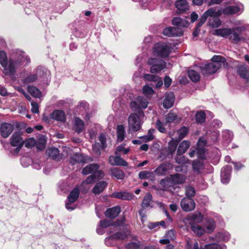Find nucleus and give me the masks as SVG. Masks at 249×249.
<instances>
[{
    "label": "nucleus",
    "instance_id": "864d4df0",
    "mask_svg": "<svg viewBox=\"0 0 249 249\" xmlns=\"http://www.w3.org/2000/svg\"><path fill=\"white\" fill-rule=\"evenodd\" d=\"M215 9L214 8H211L206 11L203 14L204 15L208 18V17H214L217 16V13L216 12Z\"/></svg>",
    "mask_w": 249,
    "mask_h": 249
},
{
    "label": "nucleus",
    "instance_id": "9b49d317",
    "mask_svg": "<svg viewBox=\"0 0 249 249\" xmlns=\"http://www.w3.org/2000/svg\"><path fill=\"white\" fill-rule=\"evenodd\" d=\"M130 107L132 109H145L148 105L147 100L142 97H138L135 101H132L130 103Z\"/></svg>",
    "mask_w": 249,
    "mask_h": 249
},
{
    "label": "nucleus",
    "instance_id": "2eb2a0df",
    "mask_svg": "<svg viewBox=\"0 0 249 249\" xmlns=\"http://www.w3.org/2000/svg\"><path fill=\"white\" fill-rule=\"evenodd\" d=\"M175 96L173 92L167 93L163 101V106L165 108L171 107L174 102Z\"/></svg>",
    "mask_w": 249,
    "mask_h": 249
},
{
    "label": "nucleus",
    "instance_id": "de8ad7c7",
    "mask_svg": "<svg viewBox=\"0 0 249 249\" xmlns=\"http://www.w3.org/2000/svg\"><path fill=\"white\" fill-rule=\"evenodd\" d=\"M188 133V128L185 126L182 127L178 131V141H180L184 138Z\"/></svg>",
    "mask_w": 249,
    "mask_h": 249
},
{
    "label": "nucleus",
    "instance_id": "5701e85b",
    "mask_svg": "<svg viewBox=\"0 0 249 249\" xmlns=\"http://www.w3.org/2000/svg\"><path fill=\"white\" fill-rule=\"evenodd\" d=\"M190 146V143L189 141H183L179 145L177 150V155L181 156L186 152L187 150Z\"/></svg>",
    "mask_w": 249,
    "mask_h": 249
},
{
    "label": "nucleus",
    "instance_id": "39448f33",
    "mask_svg": "<svg viewBox=\"0 0 249 249\" xmlns=\"http://www.w3.org/2000/svg\"><path fill=\"white\" fill-rule=\"evenodd\" d=\"M147 63L149 65H152L150 72L153 73L159 72L166 66V63L164 61L156 58H149Z\"/></svg>",
    "mask_w": 249,
    "mask_h": 249
},
{
    "label": "nucleus",
    "instance_id": "13d9d810",
    "mask_svg": "<svg viewBox=\"0 0 249 249\" xmlns=\"http://www.w3.org/2000/svg\"><path fill=\"white\" fill-rule=\"evenodd\" d=\"M36 142L34 138H30L25 141V146L28 148L34 147L36 144Z\"/></svg>",
    "mask_w": 249,
    "mask_h": 249
},
{
    "label": "nucleus",
    "instance_id": "bb28decb",
    "mask_svg": "<svg viewBox=\"0 0 249 249\" xmlns=\"http://www.w3.org/2000/svg\"><path fill=\"white\" fill-rule=\"evenodd\" d=\"M170 178L175 185L182 184L185 180V177L184 175L180 174H176L173 175H170Z\"/></svg>",
    "mask_w": 249,
    "mask_h": 249
},
{
    "label": "nucleus",
    "instance_id": "680f3d73",
    "mask_svg": "<svg viewBox=\"0 0 249 249\" xmlns=\"http://www.w3.org/2000/svg\"><path fill=\"white\" fill-rule=\"evenodd\" d=\"M223 136L226 141H228L232 139L233 135L231 132L229 130H225L223 132Z\"/></svg>",
    "mask_w": 249,
    "mask_h": 249
},
{
    "label": "nucleus",
    "instance_id": "37998d69",
    "mask_svg": "<svg viewBox=\"0 0 249 249\" xmlns=\"http://www.w3.org/2000/svg\"><path fill=\"white\" fill-rule=\"evenodd\" d=\"M46 143V138L45 136L42 135L40 137H39L37 142L36 143V147L40 150H42L45 148Z\"/></svg>",
    "mask_w": 249,
    "mask_h": 249
},
{
    "label": "nucleus",
    "instance_id": "dca6fc26",
    "mask_svg": "<svg viewBox=\"0 0 249 249\" xmlns=\"http://www.w3.org/2000/svg\"><path fill=\"white\" fill-rule=\"evenodd\" d=\"M239 75L247 81L249 80V67L245 65H241L237 68Z\"/></svg>",
    "mask_w": 249,
    "mask_h": 249
},
{
    "label": "nucleus",
    "instance_id": "393cba45",
    "mask_svg": "<svg viewBox=\"0 0 249 249\" xmlns=\"http://www.w3.org/2000/svg\"><path fill=\"white\" fill-rule=\"evenodd\" d=\"M172 22L173 25L180 28L182 27H187L189 25V22L186 20L181 19L179 17L174 18Z\"/></svg>",
    "mask_w": 249,
    "mask_h": 249
},
{
    "label": "nucleus",
    "instance_id": "7ed1b4c3",
    "mask_svg": "<svg viewBox=\"0 0 249 249\" xmlns=\"http://www.w3.org/2000/svg\"><path fill=\"white\" fill-rule=\"evenodd\" d=\"M212 62L205 65L202 68L204 74H211L215 73L221 67L228 65L226 59L220 55H214L212 58Z\"/></svg>",
    "mask_w": 249,
    "mask_h": 249
},
{
    "label": "nucleus",
    "instance_id": "49530a36",
    "mask_svg": "<svg viewBox=\"0 0 249 249\" xmlns=\"http://www.w3.org/2000/svg\"><path fill=\"white\" fill-rule=\"evenodd\" d=\"M203 167V163L201 161H195L193 162V170L197 174L200 173V170Z\"/></svg>",
    "mask_w": 249,
    "mask_h": 249
},
{
    "label": "nucleus",
    "instance_id": "9d476101",
    "mask_svg": "<svg viewBox=\"0 0 249 249\" xmlns=\"http://www.w3.org/2000/svg\"><path fill=\"white\" fill-rule=\"evenodd\" d=\"M183 30L178 27H167L163 31V34L168 36H180L183 34Z\"/></svg>",
    "mask_w": 249,
    "mask_h": 249
},
{
    "label": "nucleus",
    "instance_id": "a19ab883",
    "mask_svg": "<svg viewBox=\"0 0 249 249\" xmlns=\"http://www.w3.org/2000/svg\"><path fill=\"white\" fill-rule=\"evenodd\" d=\"M177 120V116L174 113L169 112L166 116L165 122H164V125L167 124L174 123Z\"/></svg>",
    "mask_w": 249,
    "mask_h": 249
},
{
    "label": "nucleus",
    "instance_id": "6ab92c4d",
    "mask_svg": "<svg viewBox=\"0 0 249 249\" xmlns=\"http://www.w3.org/2000/svg\"><path fill=\"white\" fill-rule=\"evenodd\" d=\"M107 182L105 181H101L98 182L93 188L92 192L95 195H98L103 192L107 186Z\"/></svg>",
    "mask_w": 249,
    "mask_h": 249
},
{
    "label": "nucleus",
    "instance_id": "e2e57ef3",
    "mask_svg": "<svg viewBox=\"0 0 249 249\" xmlns=\"http://www.w3.org/2000/svg\"><path fill=\"white\" fill-rule=\"evenodd\" d=\"M163 124L164 125V123L162 124L159 120H158L156 123L157 128L161 133L165 132V128L163 126Z\"/></svg>",
    "mask_w": 249,
    "mask_h": 249
},
{
    "label": "nucleus",
    "instance_id": "4468645a",
    "mask_svg": "<svg viewBox=\"0 0 249 249\" xmlns=\"http://www.w3.org/2000/svg\"><path fill=\"white\" fill-rule=\"evenodd\" d=\"M110 156L108 159L109 163L112 165L126 166L127 163L120 156Z\"/></svg>",
    "mask_w": 249,
    "mask_h": 249
},
{
    "label": "nucleus",
    "instance_id": "cd10ccee",
    "mask_svg": "<svg viewBox=\"0 0 249 249\" xmlns=\"http://www.w3.org/2000/svg\"><path fill=\"white\" fill-rule=\"evenodd\" d=\"M139 177L142 179H146L151 181H153L155 179L154 173L147 171L140 172L139 173Z\"/></svg>",
    "mask_w": 249,
    "mask_h": 249
},
{
    "label": "nucleus",
    "instance_id": "f257e3e1",
    "mask_svg": "<svg viewBox=\"0 0 249 249\" xmlns=\"http://www.w3.org/2000/svg\"><path fill=\"white\" fill-rule=\"evenodd\" d=\"M14 58L7 60L6 53L3 51L0 50V64L3 68V72L6 75H12L16 69L25 61L29 62V59L25 56V53L19 52Z\"/></svg>",
    "mask_w": 249,
    "mask_h": 249
},
{
    "label": "nucleus",
    "instance_id": "6e6d98bb",
    "mask_svg": "<svg viewBox=\"0 0 249 249\" xmlns=\"http://www.w3.org/2000/svg\"><path fill=\"white\" fill-rule=\"evenodd\" d=\"M143 78L144 79L151 81H154L156 82L157 81H158L160 79V77L153 74H145L143 75Z\"/></svg>",
    "mask_w": 249,
    "mask_h": 249
},
{
    "label": "nucleus",
    "instance_id": "473e14b6",
    "mask_svg": "<svg viewBox=\"0 0 249 249\" xmlns=\"http://www.w3.org/2000/svg\"><path fill=\"white\" fill-rule=\"evenodd\" d=\"M187 219L195 223H200L202 221L203 216L200 213L197 212L189 215Z\"/></svg>",
    "mask_w": 249,
    "mask_h": 249
},
{
    "label": "nucleus",
    "instance_id": "e433bc0d",
    "mask_svg": "<svg viewBox=\"0 0 249 249\" xmlns=\"http://www.w3.org/2000/svg\"><path fill=\"white\" fill-rule=\"evenodd\" d=\"M214 34L222 37H227L231 33V29L222 28L215 30Z\"/></svg>",
    "mask_w": 249,
    "mask_h": 249
},
{
    "label": "nucleus",
    "instance_id": "69168bd1",
    "mask_svg": "<svg viewBox=\"0 0 249 249\" xmlns=\"http://www.w3.org/2000/svg\"><path fill=\"white\" fill-rule=\"evenodd\" d=\"M93 175L95 178H97L98 179L103 178L105 176L104 172L101 170H98V169L94 172Z\"/></svg>",
    "mask_w": 249,
    "mask_h": 249
},
{
    "label": "nucleus",
    "instance_id": "5fc2aeb1",
    "mask_svg": "<svg viewBox=\"0 0 249 249\" xmlns=\"http://www.w3.org/2000/svg\"><path fill=\"white\" fill-rule=\"evenodd\" d=\"M196 121L198 123H203L205 120V114L203 111H199L196 114Z\"/></svg>",
    "mask_w": 249,
    "mask_h": 249
},
{
    "label": "nucleus",
    "instance_id": "7c9ffc66",
    "mask_svg": "<svg viewBox=\"0 0 249 249\" xmlns=\"http://www.w3.org/2000/svg\"><path fill=\"white\" fill-rule=\"evenodd\" d=\"M48 155L55 160H59L61 159L59 155V151L56 148H50L47 150Z\"/></svg>",
    "mask_w": 249,
    "mask_h": 249
},
{
    "label": "nucleus",
    "instance_id": "2f4dec72",
    "mask_svg": "<svg viewBox=\"0 0 249 249\" xmlns=\"http://www.w3.org/2000/svg\"><path fill=\"white\" fill-rule=\"evenodd\" d=\"M86 162L85 158L84 156L80 154H75L71 157L70 162L71 164L74 165L76 162Z\"/></svg>",
    "mask_w": 249,
    "mask_h": 249
},
{
    "label": "nucleus",
    "instance_id": "09e8293b",
    "mask_svg": "<svg viewBox=\"0 0 249 249\" xmlns=\"http://www.w3.org/2000/svg\"><path fill=\"white\" fill-rule=\"evenodd\" d=\"M204 249H225V246L224 244H210L205 245Z\"/></svg>",
    "mask_w": 249,
    "mask_h": 249
},
{
    "label": "nucleus",
    "instance_id": "ddd939ff",
    "mask_svg": "<svg viewBox=\"0 0 249 249\" xmlns=\"http://www.w3.org/2000/svg\"><path fill=\"white\" fill-rule=\"evenodd\" d=\"M231 167L226 166L223 168L221 172V179L223 183H227L230 179Z\"/></svg>",
    "mask_w": 249,
    "mask_h": 249
},
{
    "label": "nucleus",
    "instance_id": "423d86ee",
    "mask_svg": "<svg viewBox=\"0 0 249 249\" xmlns=\"http://www.w3.org/2000/svg\"><path fill=\"white\" fill-rule=\"evenodd\" d=\"M180 205L182 211L190 212L195 210L196 203L192 198L183 197L180 201Z\"/></svg>",
    "mask_w": 249,
    "mask_h": 249
},
{
    "label": "nucleus",
    "instance_id": "f03ea898",
    "mask_svg": "<svg viewBox=\"0 0 249 249\" xmlns=\"http://www.w3.org/2000/svg\"><path fill=\"white\" fill-rule=\"evenodd\" d=\"M144 118V114L142 110L131 113L128 118V131L135 132L140 130Z\"/></svg>",
    "mask_w": 249,
    "mask_h": 249
},
{
    "label": "nucleus",
    "instance_id": "58836bf2",
    "mask_svg": "<svg viewBox=\"0 0 249 249\" xmlns=\"http://www.w3.org/2000/svg\"><path fill=\"white\" fill-rule=\"evenodd\" d=\"M28 91L31 95L36 98H39L41 96V92L40 90L33 86L28 87Z\"/></svg>",
    "mask_w": 249,
    "mask_h": 249
},
{
    "label": "nucleus",
    "instance_id": "b1692460",
    "mask_svg": "<svg viewBox=\"0 0 249 249\" xmlns=\"http://www.w3.org/2000/svg\"><path fill=\"white\" fill-rule=\"evenodd\" d=\"M74 129L75 131L79 133L84 129V122L80 118L75 117L74 119Z\"/></svg>",
    "mask_w": 249,
    "mask_h": 249
},
{
    "label": "nucleus",
    "instance_id": "6e6552de",
    "mask_svg": "<svg viewBox=\"0 0 249 249\" xmlns=\"http://www.w3.org/2000/svg\"><path fill=\"white\" fill-rule=\"evenodd\" d=\"M14 129V125L11 123H2L0 126V132L1 136L6 138L9 136Z\"/></svg>",
    "mask_w": 249,
    "mask_h": 249
},
{
    "label": "nucleus",
    "instance_id": "3c124183",
    "mask_svg": "<svg viewBox=\"0 0 249 249\" xmlns=\"http://www.w3.org/2000/svg\"><path fill=\"white\" fill-rule=\"evenodd\" d=\"M126 233L124 232H117L114 235L108 237V239H121L123 240L126 237Z\"/></svg>",
    "mask_w": 249,
    "mask_h": 249
},
{
    "label": "nucleus",
    "instance_id": "20e7f679",
    "mask_svg": "<svg viewBox=\"0 0 249 249\" xmlns=\"http://www.w3.org/2000/svg\"><path fill=\"white\" fill-rule=\"evenodd\" d=\"M170 52L171 48L167 43H157L154 46L153 53L155 55L161 57H166Z\"/></svg>",
    "mask_w": 249,
    "mask_h": 249
},
{
    "label": "nucleus",
    "instance_id": "1a4fd4ad",
    "mask_svg": "<svg viewBox=\"0 0 249 249\" xmlns=\"http://www.w3.org/2000/svg\"><path fill=\"white\" fill-rule=\"evenodd\" d=\"M79 195V191L78 188H74L70 193L68 197V202L66 203V207L69 210H73L75 207L71 206V204L74 202L78 198Z\"/></svg>",
    "mask_w": 249,
    "mask_h": 249
},
{
    "label": "nucleus",
    "instance_id": "338daca9",
    "mask_svg": "<svg viewBox=\"0 0 249 249\" xmlns=\"http://www.w3.org/2000/svg\"><path fill=\"white\" fill-rule=\"evenodd\" d=\"M112 225V223L107 220L101 221L100 222L99 226L103 228H106Z\"/></svg>",
    "mask_w": 249,
    "mask_h": 249
},
{
    "label": "nucleus",
    "instance_id": "a18cd8bd",
    "mask_svg": "<svg viewBox=\"0 0 249 249\" xmlns=\"http://www.w3.org/2000/svg\"><path fill=\"white\" fill-rule=\"evenodd\" d=\"M178 141H176L174 140H172L169 142L168 146V152L169 154H173L177 148L178 143Z\"/></svg>",
    "mask_w": 249,
    "mask_h": 249
},
{
    "label": "nucleus",
    "instance_id": "412c9836",
    "mask_svg": "<svg viewBox=\"0 0 249 249\" xmlns=\"http://www.w3.org/2000/svg\"><path fill=\"white\" fill-rule=\"evenodd\" d=\"M99 166L97 164H91L84 168L82 170V173L85 175L89 174H93L94 172L99 169Z\"/></svg>",
    "mask_w": 249,
    "mask_h": 249
},
{
    "label": "nucleus",
    "instance_id": "f8f14e48",
    "mask_svg": "<svg viewBox=\"0 0 249 249\" xmlns=\"http://www.w3.org/2000/svg\"><path fill=\"white\" fill-rule=\"evenodd\" d=\"M106 135L102 133L100 135L99 137V140L101 143L100 145L99 143H95L93 146V149L95 151V152L98 154V155L100 154V149H104L106 148L107 144H106Z\"/></svg>",
    "mask_w": 249,
    "mask_h": 249
},
{
    "label": "nucleus",
    "instance_id": "a211bd4d",
    "mask_svg": "<svg viewBox=\"0 0 249 249\" xmlns=\"http://www.w3.org/2000/svg\"><path fill=\"white\" fill-rule=\"evenodd\" d=\"M50 117L51 119L61 122H64L66 120L64 112L63 111L59 110H54L51 113Z\"/></svg>",
    "mask_w": 249,
    "mask_h": 249
},
{
    "label": "nucleus",
    "instance_id": "c9c22d12",
    "mask_svg": "<svg viewBox=\"0 0 249 249\" xmlns=\"http://www.w3.org/2000/svg\"><path fill=\"white\" fill-rule=\"evenodd\" d=\"M240 8L237 6H229L225 8L222 11L225 15H232L238 12Z\"/></svg>",
    "mask_w": 249,
    "mask_h": 249
},
{
    "label": "nucleus",
    "instance_id": "f704fd0d",
    "mask_svg": "<svg viewBox=\"0 0 249 249\" xmlns=\"http://www.w3.org/2000/svg\"><path fill=\"white\" fill-rule=\"evenodd\" d=\"M111 175L118 179H123L124 177V172L118 168H113L110 170Z\"/></svg>",
    "mask_w": 249,
    "mask_h": 249
},
{
    "label": "nucleus",
    "instance_id": "0eeeda50",
    "mask_svg": "<svg viewBox=\"0 0 249 249\" xmlns=\"http://www.w3.org/2000/svg\"><path fill=\"white\" fill-rule=\"evenodd\" d=\"M20 132H15L10 138V143L14 147H17L16 150L18 151L24 144V141L21 137Z\"/></svg>",
    "mask_w": 249,
    "mask_h": 249
},
{
    "label": "nucleus",
    "instance_id": "aec40b11",
    "mask_svg": "<svg viewBox=\"0 0 249 249\" xmlns=\"http://www.w3.org/2000/svg\"><path fill=\"white\" fill-rule=\"evenodd\" d=\"M173 180L170 178V176L162 178L160 181V185L163 188L164 191L169 190V188L173 187L174 184L172 181Z\"/></svg>",
    "mask_w": 249,
    "mask_h": 249
},
{
    "label": "nucleus",
    "instance_id": "8fccbe9b",
    "mask_svg": "<svg viewBox=\"0 0 249 249\" xmlns=\"http://www.w3.org/2000/svg\"><path fill=\"white\" fill-rule=\"evenodd\" d=\"M206 231L208 233H212L215 228V223L213 219L208 220L206 225Z\"/></svg>",
    "mask_w": 249,
    "mask_h": 249
},
{
    "label": "nucleus",
    "instance_id": "0e129e2a",
    "mask_svg": "<svg viewBox=\"0 0 249 249\" xmlns=\"http://www.w3.org/2000/svg\"><path fill=\"white\" fill-rule=\"evenodd\" d=\"M176 162L178 164H183L187 162L188 161V160L186 159L185 157L184 156H178L176 159Z\"/></svg>",
    "mask_w": 249,
    "mask_h": 249
},
{
    "label": "nucleus",
    "instance_id": "79ce46f5",
    "mask_svg": "<svg viewBox=\"0 0 249 249\" xmlns=\"http://www.w3.org/2000/svg\"><path fill=\"white\" fill-rule=\"evenodd\" d=\"M191 228L192 231L198 236L202 235L205 231L204 228L196 224H192Z\"/></svg>",
    "mask_w": 249,
    "mask_h": 249
},
{
    "label": "nucleus",
    "instance_id": "4be33fe9",
    "mask_svg": "<svg viewBox=\"0 0 249 249\" xmlns=\"http://www.w3.org/2000/svg\"><path fill=\"white\" fill-rule=\"evenodd\" d=\"M125 130L124 125H118L116 128L117 141L118 142H122L124 138Z\"/></svg>",
    "mask_w": 249,
    "mask_h": 249
},
{
    "label": "nucleus",
    "instance_id": "c03bdc74",
    "mask_svg": "<svg viewBox=\"0 0 249 249\" xmlns=\"http://www.w3.org/2000/svg\"><path fill=\"white\" fill-rule=\"evenodd\" d=\"M209 25L213 28H217L221 24V21L217 17H213L209 20Z\"/></svg>",
    "mask_w": 249,
    "mask_h": 249
},
{
    "label": "nucleus",
    "instance_id": "c756f323",
    "mask_svg": "<svg viewBox=\"0 0 249 249\" xmlns=\"http://www.w3.org/2000/svg\"><path fill=\"white\" fill-rule=\"evenodd\" d=\"M152 202V196L150 193H147L143 197L142 202V207L143 209H146L148 207H151V204Z\"/></svg>",
    "mask_w": 249,
    "mask_h": 249
},
{
    "label": "nucleus",
    "instance_id": "bf43d9fd",
    "mask_svg": "<svg viewBox=\"0 0 249 249\" xmlns=\"http://www.w3.org/2000/svg\"><path fill=\"white\" fill-rule=\"evenodd\" d=\"M142 91L143 94L147 96L152 95L154 92L153 89L148 86H144L142 88Z\"/></svg>",
    "mask_w": 249,
    "mask_h": 249
},
{
    "label": "nucleus",
    "instance_id": "f3484780",
    "mask_svg": "<svg viewBox=\"0 0 249 249\" xmlns=\"http://www.w3.org/2000/svg\"><path fill=\"white\" fill-rule=\"evenodd\" d=\"M121 212L120 207L116 206L107 210L105 214L107 217L114 218L117 217Z\"/></svg>",
    "mask_w": 249,
    "mask_h": 249
},
{
    "label": "nucleus",
    "instance_id": "4c0bfd02",
    "mask_svg": "<svg viewBox=\"0 0 249 249\" xmlns=\"http://www.w3.org/2000/svg\"><path fill=\"white\" fill-rule=\"evenodd\" d=\"M236 30L241 31L242 30V27H237V28L231 29V33L230 34V35H231L230 39L235 43L241 40V38L235 32Z\"/></svg>",
    "mask_w": 249,
    "mask_h": 249
},
{
    "label": "nucleus",
    "instance_id": "052dcab7",
    "mask_svg": "<svg viewBox=\"0 0 249 249\" xmlns=\"http://www.w3.org/2000/svg\"><path fill=\"white\" fill-rule=\"evenodd\" d=\"M129 151L130 149L129 148H125L124 145H121L117 147L116 151L115 152V154L117 155H118V152L121 151H123L124 152V154H127Z\"/></svg>",
    "mask_w": 249,
    "mask_h": 249
},
{
    "label": "nucleus",
    "instance_id": "603ef678",
    "mask_svg": "<svg viewBox=\"0 0 249 249\" xmlns=\"http://www.w3.org/2000/svg\"><path fill=\"white\" fill-rule=\"evenodd\" d=\"M185 194L187 196L185 197H190L192 198V197H194L196 194V191L193 187L188 186L186 187Z\"/></svg>",
    "mask_w": 249,
    "mask_h": 249
},
{
    "label": "nucleus",
    "instance_id": "774afa93",
    "mask_svg": "<svg viewBox=\"0 0 249 249\" xmlns=\"http://www.w3.org/2000/svg\"><path fill=\"white\" fill-rule=\"evenodd\" d=\"M126 248L127 249H138L139 244L134 242L130 243L126 245Z\"/></svg>",
    "mask_w": 249,
    "mask_h": 249
},
{
    "label": "nucleus",
    "instance_id": "ea45409f",
    "mask_svg": "<svg viewBox=\"0 0 249 249\" xmlns=\"http://www.w3.org/2000/svg\"><path fill=\"white\" fill-rule=\"evenodd\" d=\"M188 75L190 79L193 82H197L200 79V75L196 71L190 70L188 71Z\"/></svg>",
    "mask_w": 249,
    "mask_h": 249
},
{
    "label": "nucleus",
    "instance_id": "a878e982",
    "mask_svg": "<svg viewBox=\"0 0 249 249\" xmlns=\"http://www.w3.org/2000/svg\"><path fill=\"white\" fill-rule=\"evenodd\" d=\"M113 196L115 197L124 200H131L134 197L132 194L125 192L114 193Z\"/></svg>",
    "mask_w": 249,
    "mask_h": 249
},
{
    "label": "nucleus",
    "instance_id": "c85d7f7f",
    "mask_svg": "<svg viewBox=\"0 0 249 249\" xmlns=\"http://www.w3.org/2000/svg\"><path fill=\"white\" fill-rule=\"evenodd\" d=\"M175 5L178 10L180 12H183L188 9V4L186 0H177Z\"/></svg>",
    "mask_w": 249,
    "mask_h": 249
},
{
    "label": "nucleus",
    "instance_id": "4d7b16f0",
    "mask_svg": "<svg viewBox=\"0 0 249 249\" xmlns=\"http://www.w3.org/2000/svg\"><path fill=\"white\" fill-rule=\"evenodd\" d=\"M206 143V142L204 139H199L197 143L198 147L197 151H198L200 150V151L204 152V149L203 148V147L205 146Z\"/></svg>",
    "mask_w": 249,
    "mask_h": 249
},
{
    "label": "nucleus",
    "instance_id": "72a5a7b5",
    "mask_svg": "<svg viewBox=\"0 0 249 249\" xmlns=\"http://www.w3.org/2000/svg\"><path fill=\"white\" fill-rule=\"evenodd\" d=\"M169 164H162L159 166L154 171V173L158 176L163 175L169 169Z\"/></svg>",
    "mask_w": 249,
    "mask_h": 249
}]
</instances>
